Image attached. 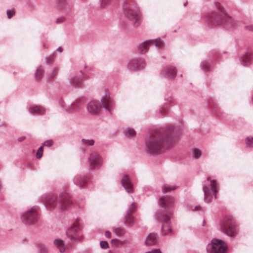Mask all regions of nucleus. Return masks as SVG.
I'll return each mask as SVG.
<instances>
[{"label":"nucleus","mask_w":253,"mask_h":253,"mask_svg":"<svg viewBox=\"0 0 253 253\" xmlns=\"http://www.w3.org/2000/svg\"><path fill=\"white\" fill-rule=\"evenodd\" d=\"M177 139L173 129L169 126L154 131L146 140L145 143L149 153L157 154L170 147Z\"/></svg>","instance_id":"nucleus-1"},{"label":"nucleus","mask_w":253,"mask_h":253,"mask_svg":"<svg viewBox=\"0 0 253 253\" xmlns=\"http://www.w3.org/2000/svg\"><path fill=\"white\" fill-rule=\"evenodd\" d=\"M174 198L168 196L161 197L159 201L160 206L164 210L157 211L155 213V218L157 221L163 223L162 232L164 235L171 232L170 218L173 213L171 208L174 206Z\"/></svg>","instance_id":"nucleus-2"},{"label":"nucleus","mask_w":253,"mask_h":253,"mask_svg":"<svg viewBox=\"0 0 253 253\" xmlns=\"http://www.w3.org/2000/svg\"><path fill=\"white\" fill-rule=\"evenodd\" d=\"M122 7L126 18L134 27H138L141 22L142 14L137 5L132 1L125 0Z\"/></svg>","instance_id":"nucleus-3"},{"label":"nucleus","mask_w":253,"mask_h":253,"mask_svg":"<svg viewBox=\"0 0 253 253\" xmlns=\"http://www.w3.org/2000/svg\"><path fill=\"white\" fill-rule=\"evenodd\" d=\"M205 20L207 24L213 23L215 26H221L226 29L232 28L235 25L233 19L221 10L212 11L205 18Z\"/></svg>","instance_id":"nucleus-4"},{"label":"nucleus","mask_w":253,"mask_h":253,"mask_svg":"<svg viewBox=\"0 0 253 253\" xmlns=\"http://www.w3.org/2000/svg\"><path fill=\"white\" fill-rule=\"evenodd\" d=\"M101 103L98 101H90L86 106L87 111L92 115H96L99 113L102 107L105 108L110 112L113 108V104L110 99L109 93L105 91L104 94L101 99Z\"/></svg>","instance_id":"nucleus-5"},{"label":"nucleus","mask_w":253,"mask_h":253,"mask_svg":"<svg viewBox=\"0 0 253 253\" xmlns=\"http://www.w3.org/2000/svg\"><path fill=\"white\" fill-rule=\"evenodd\" d=\"M203 191L204 194V200L209 203L216 198L218 192L217 184L216 181L207 178L203 182Z\"/></svg>","instance_id":"nucleus-6"},{"label":"nucleus","mask_w":253,"mask_h":253,"mask_svg":"<svg viewBox=\"0 0 253 253\" xmlns=\"http://www.w3.org/2000/svg\"><path fill=\"white\" fill-rule=\"evenodd\" d=\"M42 199L48 210H51L55 207H60L61 209H62L63 198L62 193L60 194L59 197L54 194L48 193L42 195Z\"/></svg>","instance_id":"nucleus-7"},{"label":"nucleus","mask_w":253,"mask_h":253,"mask_svg":"<svg viewBox=\"0 0 253 253\" xmlns=\"http://www.w3.org/2000/svg\"><path fill=\"white\" fill-rule=\"evenodd\" d=\"M221 230L223 233L231 237H235L238 233L234 221L230 216L224 217L221 223Z\"/></svg>","instance_id":"nucleus-8"},{"label":"nucleus","mask_w":253,"mask_h":253,"mask_svg":"<svg viewBox=\"0 0 253 253\" xmlns=\"http://www.w3.org/2000/svg\"><path fill=\"white\" fill-rule=\"evenodd\" d=\"M227 250L226 244L222 240L212 239L207 247L208 253H225Z\"/></svg>","instance_id":"nucleus-9"},{"label":"nucleus","mask_w":253,"mask_h":253,"mask_svg":"<svg viewBox=\"0 0 253 253\" xmlns=\"http://www.w3.org/2000/svg\"><path fill=\"white\" fill-rule=\"evenodd\" d=\"M22 221L29 225L35 224L39 220L37 208L33 207L24 212L22 216Z\"/></svg>","instance_id":"nucleus-10"},{"label":"nucleus","mask_w":253,"mask_h":253,"mask_svg":"<svg viewBox=\"0 0 253 253\" xmlns=\"http://www.w3.org/2000/svg\"><path fill=\"white\" fill-rule=\"evenodd\" d=\"M155 45L156 47L160 49L164 47V41L160 38L155 40H151L145 41L141 43L138 45V49L140 53L142 54L145 53L151 45Z\"/></svg>","instance_id":"nucleus-11"},{"label":"nucleus","mask_w":253,"mask_h":253,"mask_svg":"<svg viewBox=\"0 0 253 253\" xmlns=\"http://www.w3.org/2000/svg\"><path fill=\"white\" fill-rule=\"evenodd\" d=\"M85 78L84 72L81 70L74 74H72L68 79L70 85L72 87L81 88L84 84L83 78Z\"/></svg>","instance_id":"nucleus-12"},{"label":"nucleus","mask_w":253,"mask_h":253,"mask_svg":"<svg viewBox=\"0 0 253 253\" xmlns=\"http://www.w3.org/2000/svg\"><path fill=\"white\" fill-rule=\"evenodd\" d=\"M88 160L92 169H99L103 164L101 156L95 151H93L90 154Z\"/></svg>","instance_id":"nucleus-13"},{"label":"nucleus","mask_w":253,"mask_h":253,"mask_svg":"<svg viewBox=\"0 0 253 253\" xmlns=\"http://www.w3.org/2000/svg\"><path fill=\"white\" fill-rule=\"evenodd\" d=\"M80 230V226L78 224L73 223L67 229L66 234L70 241L79 242L81 241V238L79 235Z\"/></svg>","instance_id":"nucleus-14"},{"label":"nucleus","mask_w":253,"mask_h":253,"mask_svg":"<svg viewBox=\"0 0 253 253\" xmlns=\"http://www.w3.org/2000/svg\"><path fill=\"white\" fill-rule=\"evenodd\" d=\"M146 63L144 59L136 58L130 60L127 63V68L133 72L138 71L142 69L146 66Z\"/></svg>","instance_id":"nucleus-15"},{"label":"nucleus","mask_w":253,"mask_h":253,"mask_svg":"<svg viewBox=\"0 0 253 253\" xmlns=\"http://www.w3.org/2000/svg\"><path fill=\"white\" fill-rule=\"evenodd\" d=\"M177 70L172 66L168 65L164 67L161 70V75L169 80H174L176 76Z\"/></svg>","instance_id":"nucleus-16"},{"label":"nucleus","mask_w":253,"mask_h":253,"mask_svg":"<svg viewBox=\"0 0 253 253\" xmlns=\"http://www.w3.org/2000/svg\"><path fill=\"white\" fill-rule=\"evenodd\" d=\"M122 186L127 193H132L134 191L133 184L129 177L126 174H124L121 180Z\"/></svg>","instance_id":"nucleus-17"},{"label":"nucleus","mask_w":253,"mask_h":253,"mask_svg":"<svg viewBox=\"0 0 253 253\" xmlns=\"http://www.w3.org/2000/svg\"><path fill=\"white\" fill-rule=\"evenodd\" d=\"M88 177L81 175H77L73 178L74 183L80 188H84L86 185Z\"/></svg>","instance_id":"nucleus-18"},{"label":"nucleus","mask_w":253,"mask_h":253,"mask_svg":"<svg viewBox=\"0 0 253 253\" xmlns=\"http://www.w3.org/2000/svg\"><path fill=\"white\" fill-rule=\"evenodd\" d=\"M208 104L209 107L212 108V112L217 116L221 117L222 116L221 110L218 106L214 98H210L208 100Z\"/></svg>","instance_id":"nucleus-19"},{"label":"nucleus","mask_w":253,"mask_h":253,"mask_svg":"<svg viewBox=\"0 0 253 253\" xmlns=\"http://www.w3.org/2000/svg\"><path fill=\"white\" fill-rule=\"evenodd\" d=\"M159 241L158 235L156 233L149 234L145 241L146 246H151L155 245L158 243Z\"/></svg>","instance_id":"nucleus-20"},{"label":"nucleus","mask_w":253,"mask_h":253,"mask_svg":"<svg viewBox=\"0 0 253 253\" xmlns=\"http://www.w3.org/2000/svg\"><path fill=\"white\" fill-rule=\"evenodd\" d=\"M253 56L248 53H246L241 57L240 61L242 65L245 67L249 66L252 62Z\"/></svg>","instance_id":"nucleus-21"},{"label":"nucleus","mask_w":253,"mask_h":253,"mask_svg":"<svg viewBox=\"0 0 253 253\" xmlns=\"http://www.w3.org/2000/svg\"><path fill=\"white\" fill-rule=\"evenodd\" d=\"M29 112L33 114L38 115H44L46 112V109L42 106H35L29 108Z\"/></svg>","instance_id":"nucleus-22"},{"label":"nucleus","mask_w":253,"mask_h":253,"mask_svg":"<svg viewBox=\"0 0 253 253\" xmlns=\"http://www.w3.org/2000/svg\"><path fill=\"white\" fill-rule=\"evenodd\" d=\"M201 69L205 72H209L212 68V61L211 58H208L203 61L200 64Z\"/></svg>","instance_id":"nucleus-23"},{"label":"nucleus","mask_w":253,"mask_h":253,"mask_svg":"<svg viewBox=\"0 0 253 253\" xmlns=\"http://www.w3.org/2000/svg\"><path fill=\"white\" fill-rule=\"evenodd\" d=\"M123 221L124 224L127 226H132L135 223L134 218L131 215L126 214Z\"/></svg>","instance_id":"nucleus-24"},{"label":"nucleus","mask_w":253,"mask_h":253,"mask_svg":"<svg viewBox=\"0 0 253 253\" xmlns=\"http://www.w3.org/2000/svg\"><path fill=\"white\" fill-rule=\"evenodd\" d=\"M84 103L83 100L82 98L77 99L75 101L72 103L70 106V110H68L69 112H72L76 110L80 105Z\"/></svg>","instance_id":"nucleus-25"},{"label":"nucleus","mask_w":253,"mask_h":253,"mask_svg":"<svg viewBox=\"0 0 253 253\" xmlns=\"http://www.w3.org/2000/svg\"><path fill=\"white\" fill-rule=\"evenodd\" d=\"M53 244L54 247L58 250L60 253H63V240L59 239L56 238L53 241Z\"/></svg>","instance_id":"nucleus-26"},{"label":"nucleus","mask_w":253,"mask_h":253,"mask_svg":"<svg viewBox=\"0 0 253 253\" xmlns=\"http://www.w3.org/2000/svg\"><path fill=\"white\" fill-rule=\"evenodd\" d=\"M64 210L65 209L70 208L73 205V201L71 197L64 192Z\"/></svg>","instance_id":"nucleus-27"},{"label":"nucleus","mask_w":253,"mask_h":253,"mask_svg":"<svg viewBox=\"0 0 253 253\" xmlns=\"http://www.w3.org/2000/svg\"><path fill=\"white\" fill-rule=\"evenodd\" d=\"M44 72L43 68L42 66H39L35 72V77L38 81H40L42 78Z\"/></svg>","instance_id":"nucleus-28"},{"label":"nucleus","mask_w":253,"mask_h":253,"mask_svg":"<svg viewBox=\"0 0 253 253\" xmlns=\"http://www.w3.org/2000/svg\"><path fill=\"white\" fill-rule=\"evenodd\" d=\"M192 156L195 159H199L202 155L201 150L198 148H194L191 150Z\"/></svg>","instance_id":"nucleus-29"},{"label":"nucleus","mask_w":253,"mask_h":253,"mask_svg":"<svg viewBox=\"0 0 253 253\" xmlns=\"http://www.w3.org/2000/svg\"><path fill=\"white\" fill-rule=\"evenodd\" d=\"M81 144L85 148L94 145V140L93 139H86L83 138L81 140Z\"/></svg>","instance_id":"nucleus-30"},{"label":"nucleus","mask_w":253,"mask_h":253,"mask_svg":"<svg viewBox=\"0 0 253 253\" xmlns=\"http://www.w3.org/2000/svg\"><path fill=\"white\" fill-rule=\"evenodd\" d=\"M125 135L126 137H133L136 135V131L131 128H126L124 130Z\"/></svg>","instance_id":"nucleus-31"},{"label":"nucleus","mask_w":253,"mask_h":253,"mask_svg":"<svg viewBox=\"0 0 253 253\" xmlns=\"http://www.w3.org/2000/svg\"><path fill=\"white\" fill-rule=\"evenodd\" d=\"M54 7L58 10L62 11L63 8V0H55Z\"/></svg>","instance_id":"nucleus-32"},{"label":"nucleus","mask_w":253,"mask_h":253,"mask_svg":"<svg viewBox=\"0 0 253 253\" xmlns=\"http://www.w3.org/2000/svg\"><path fill=\"white\" fill-rule=\"evenodd\" d=\"M176 188H177V187L175 186H174V185H170L166 184V185H164L163 189H162V191L164 193H166V192H169L171 190H174L175 189H176Z\"/></svg>","instance_id":"nucleus-33"},{"label":"nucleus","mask_w":253,"mask_h":253,"mask_svg":"<svg viewBox=\"0 0 253 253\" xmlns=\"http://www.w3.org/2000/svg\"><path fill=\"white\" fill-rule=\"evenodd\" d=\"M113 232L116 236L119 237H122L125 234L124 230L120 227L114 228Z\"/></svg>","instance_id":"nucleus-34"},{"label":"nucleus","mask_w":253,"mask_h":253,"mask_svg":"<svg viewBox=\"0 0 253 253\" xmlns=\"http://www.w3.org/2000/svg\"><path fill=\"white\" fill-rule=\"evenodd\" d=\"M136 208V204L135 202H132L131 204L128 208L126 214L131 215Z\"/></svg>","instance_id":"nucleus-35"},{"label":"nucleus","mask_w":253,"mask_h":253,"mask_svg":"<svg viewBox=\"0 0 253 253\" xmlns=\"http://www.w3.org/2000/svg\"><path fill=\"white\" fill-rule=\"evenodd\" d=\"M39 253H49L48 247L41 244L39 247Z\"/></svg>","instance_id":"nucleus-36"},{"label":"nucleus","mask_w":253,"mask_h":253,"mask_svg":"<svg viewBox=\"0 0 253 253\" xmlns=\"http://www.w3.org/2000/svg\"><path fill=\"white\" fill-rule=\"evenodd\" d=\"M245 142L247 146L253 147V136L247 137L245 140Z\"/></svg>","instance_id":"nucleus-37"},{"label":"nucleus","mask_w":253,"mask_h":253,"mask_svg":"<svg viewBox=\"0 0 253 253\" xmlns=\"http://www.w3.org/2000/svg\"><path fill=\"white\" fill-rule=\"evenodd\" d=\"M42 153H43V146H41L38 149L37 154H36V157L37 159H41L42 156Z\"/></svg>","instance_id":"nucleus-38"},{"label":"nucleus","mask_w":253,"mask_h":253,"mask_svg":"<svg viewBox=\"0 0 253 253\" xmlns=\"http://www.w3.org/2000/svg\"><path fill=\"white\" fill-rule=\"evenodd\" d=\"M56 56V54L55 53H53L50 57H46L45 59V62L46 64H49L52 63V58H54Z\"/></svg>","instance_id":"nucleus-39"},{"label":"nucleus","mask_w":253,"mask_h":253,"mask_svg":"<svg viewBox=\"0 0 253 253\" xmlns=\"http://www.w3.org/2000/svg\"><path fill=\"white\" fill-rule=\"evenodd\" d=\"M6 14L8 19L11 18L15 14V10L14 9L7 10Z\"/></svg>","instance_id":"nucleus-40"},{"label":"nucleus","mask_w":253,"mask_h":253,"mask_svg":"<svg viewBox=\"0 0 253 253\" xmlns=\"http://www.w3.org/2000/svg\"><path fill=\"white\" fill-rule=\"evenodd\" d=\"M100 247L103 249H106L108 248V243L106 241H102L100 242Z\"/></svg>","instance_id":"nucleus-41"},{"label":"nucleus","mask_w":253,"mask_h":253,"mask_svg":"<svg viewBox=\"0 0 253 253\" xmlns=\"http://www.w3.org/2000/svg\"><path fill=\"white\" fill-rule=\"evenodd\" d=\"M53 144V141L51 139L45 141L42 144V146H46V147H50Z\"/></svg>","instance_id":"nucleus-42"},{"label":"nucleus","mask_w":253,"mask_h":253,"mask_svg":"<svg viewBox=\"0 0 253 253\" xmlns=\"http://www.w3.org/2000/svg\"><path fill=\"white\" fill-rule=\"evenodd\" d=\"M57 73V70L56 68H54L52 71V75L48 76L47 79L50 80V79L53 78Z\"/></svg>","instance_id":"nucleus-43"},{"label":"nucleus","mask_w":253,"mask_h":253,"mask_svg":"<svg viewBox=\"0 0 253 253\" xmlns=\"http://www.w3.org/2000/svg\"><path fill=\"white\" fill-rule=\"evenodd\" d=\"M146 253H162L160 249H153L151 251L146 252Z\"/></svg>","instance_id":"nucleus-44"},{"label":"nucleus","mask_w":253,"mask_h":253,"mask_svg":"<svg viewBox=\"0 0 253 253\" xmlns=\"http://www.w3.org/2000/svg\"><path fill=\"white\" fill-rule=\"evenodd\" d=\"M110 0H101V5L102 7H104L105 5L109 2Z\"/></svg>","instance_id":"nucleus-45"},{"label":"nucleus","mask_w":253,"mask_h":253,"mask_svg":"<svg viewBox=\"0 0 253 253\" xmlns=\"http://www.w3.org/2000/svg\"><path fill=\"white\" fill-rule=\"evenodd\" d=\"M245 28H246V30H249V31H253V24L250 25L246 26H245Z\"/></svg>","instance_id":"nucleus-46"},{"label":"nucleus","mask_w":253,"mask_h":253,"mask_svg":"<svg viewBox=\"0 0 253 253\" xmlns=\"http://www.w3.org/2000/svg\"><path fill=\"white\" fill-rule=\"evenodd\" d=\"M105 236L106 238L110 239L111 237V233L110 231H107L105 233Z\"/></svg>","instance_id":"nucleus-47"},{"label":"nucleus","mask_w":253,"mask_h":253,"mask_svg":"<svg viewBox=\"0 0 253 253\" xmlns=\"http://www.w3.org/2000/svg\"><path fill=\"white\" fill-rule=\"evenodd\" d=\"M126 241L125 240L124 241H120L119 240L117 239H112V243H118V242H120L121 243V244H123Z\"/></svg>","instance_id":"nucleus-48"},{"label":"nucleus","mask_w":253,"mask_h":253,"mask_svg":"<svg viewBox=\"0 0 253 253\" xmlns=\"http://www.w3.org/2000/svg\"><path fill=\"white\" fill-rule=\"evenodd\" d=\"M63 21V18L62 17H59V18H57V19L56 20V23H60Z\"/></svg>","instance_id":"nucleus-49"},{"label":"nucleus","mask_w":253,"mask_h":253,"mask_svg":"<svg viewBox=\"0 0 253 253\" xmlns=\"http://www.w3.org/2000/svg\"><path fill=\"white\" fill-rule=\"evenodd\" d=\"M201 209V207L200 205L196 206L194 209L193 210L194 211H198Z\"/></svg>","instance_id":"nucleus-50"},{"label":"nucleus","mask_w":253,"mask_h":253,"mask_svg":"<svg viewBox=\"0 0 253 253\" xmlns=\"http://www.w3.org/2000/svg\"><path fill=\"white\" fill-rule=\"evenodd\" d=\"M56 50L59 52H62L63 51V48L61 46H59L57 48Z\"/></svg>","instance_id":"nucleus-51"},{"label":"nucleus","mask_w":253,"mask_h":253,"mask_svg":"<svg viewBox=\"0 0 253 253\" xmlns=\"http://www.w3.org/2000/svg\"><path fill=\"white\" fill-rule=\"evenodd\" d=\"M166 100H167L168 102H170L172 100V98L171 96H169V97L166 98Z\"/></svg>","instance_id":"nucleus-52"},{"label":"nucleus","mask_w":253,"mask_h":253,"mask_svg":"<svg viewBox=\"0 0 253 253\" xmlns=\"http://www.w3.org/2000/svg\"><path fill=\"white\" fill-rule=\"evenodd\" d=\"M25 139V136H21L18 138V141L19 142H21V141H23Z\"/></svg>","instance_id":"nucleus-53"},{"label":"nucleus","mask_w":253,"mask_h":253,"mask_svg":"<svg viewBox=\"0 0 253 253\" xmlns=\"http://www.w3.org/2000/svg\"><path fill=\"white\" fill-rule=\"evenodd\" d=\"M165 111V110L163 109H161L160 110L159 113H160V115L163 116L164 115V113L163 112V111Z\"/></svg>","instance_id":"nucleus-54"},{"label":"nucleus","mask_w":253,"mask_h":253,"mask_svg":"<svg viewBox=\"0 0 253 253\" xmlns=\"http://www.w3.org/2000/svg\"><path fill=\"white\" fill-rule=\"evenodd\" d=\"M83 66L84 68L86 67V64L83 63Z\"/></svg>","instance_id":"nucleus-55"},{"label":"nucleus","mask_w":253,"mask_h":253,"mask_svg":"<svg viewBox=\"0 0 253 253\" xmlns=\"http://www.w3.org/2000/svg\"><path fill=\"white\" fill-rule=\"evenodd\" d=\"M187 2H185V3L184 4V6H186V4H187Z\"/></svg>","instance_id":"nucleus-56"},{"label":"nucleus","mask_w":253,"mask_h":253,"mask_svg":"<svg viewBox=\"0 0 253 253\" xmlns=\"http://www.w3.org/2000/svg\"><path fill=\"white\" fill-rule=\"evenodd\" d=\"M43 46L44 47H45V44H43Z\"/></svg>","instance_id":"nucleus-57"},{"label":"nucleus","mask_w":253,"mask_h":253,"mask_svg":"<svg viewBox=\"0 0 253 253\" xmlns=\"http://www.w3.org/2000/svg\"><path fill=\"white\" fill-rule=\"evenodd\" d=\"M204 225H205V221H204V222H203V226H204Z\"/></svg>","instance_id":"nucleus-58"}]
</instances>
